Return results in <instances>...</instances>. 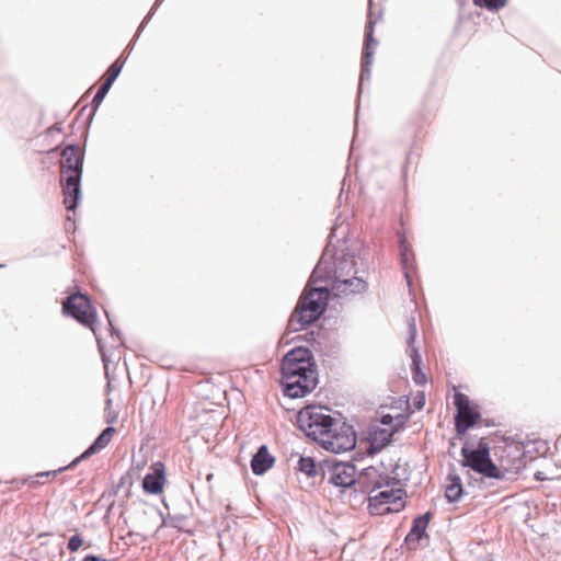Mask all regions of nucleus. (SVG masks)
<instances>
[{
    "label": "nucleus",
    "instance_id": "nucleus-33",
    "mask_svg": "<svg viewBox=\"0 0 561 561\" xmlns=\"http://www.w3.org/2000/svg\"><path fill=\"white\" fill-rule=\"evenodd\" d=\"M379 423L381 425H386L388 426L387 428H391L396 425L397 423V416H392L390 414H381L380 415V420H379Z\"/></svg>",
    "mask_w": 561,
    "mask_h": 561
},
{
    "label": "nucleus",
    "instance_id": "nucleus-6",
    "mask_svg": "<svg viewBox=\"0 0 561 561\" xmlns=\"http://www.w3.org/2000/svg\"><path fill=\"white\" fill-rule=\"evenodd\" d=\"M386 488L374 496H368V510L371 515H386L389 513H398L405 506V491L401 488Z\"/></svg>",
    "mask_w": 561,
    "mask_h": 561
},
{
    "label": "nucleus",
    "instance_id": "nucleus-12",
    "mask_svg": "<svg viewBox=\"0 0 561 561\" xmlns=\"http://www.w3.org/2000/svg\"><path fill=\"white\" fill-rule=\"evenodd\" d=\"M284 394L289 398H302L310 393L318 385V373L316 367L299 374L296 378L285 379L282 381Z\"/></svg>",
    "mask_w": 561,
    "mask_h": 561
},
{
    "label": "nucleus",
    "instance_id": "nucleus-34",
    "mask_svg": "<svg viewBox=\"0 0 561 561\" xmlns=\"http://www.w3.org/2000/svg\"><path fill=\"white\" fill-rule=\"evenodd\" d=\"M185 520V517L183 515H170L168 517V523L175 528H180L182 523Z\"/></svg>",
    "mask_w": 561,
    "mask_h": 561
},
{
    "label": "nucleus",
    "instance_id": "nucleus-16",
    "mask_svg": "<svg viewBox=\"0 0 561 561\" xmlns=\"http://www.w3.org/2000/svg\"><path fill=\"white\" fill-rule=\"evenodd\" d=\"M81 180L82 176L60 178L62 203L68 211H75L81 202Z\"/></svg>",
    "mask_w": 561,
    "mask_h": 561
},
{
    "label": "nucleus",
    "instance_id": "nucleus-21",
    "mask_svg": "<svg viewBox=\"0 0 561 561\" xmlns=\"http://www.w3.org/2000/svg\"><path fill=\"white\" fill-rule=\"evenodd\" d=\"M115 433V428L113 426H107L104 428L99 436L93 440V443L75 460L69 463V467L76 466L78 462L88 459L92 455L104 449L111 442L113 434Z\"/></svg>",
    "mask_w": 561,
    "mask_h": 561
},
{
    "label": "nucleus",
    "instance_id": "nucleus-42",
    "mask_svg": "<svg viewBox=\"0 0 561 561\" xmlns=\"http://www.w3.org/2000/svg\"><path fill=\"white\" fill-rule=\"evenodd\" d=\"M310 283H312V282H311V279L309 278V283H307V287H306L307 289H308V288H310V287H309V286H310Z\"/></svg>",
    "mask_w": 561,
    "mask_h": 561
},
{
    "label": "nucleus",
    "instance_id": "nucleus-31",
    "mask_svg": "<svg viewBox=\"0 0 561 561\" xmlns=\"http://www.w3.org/2000/svg\"><path fill=\"white\" fill-rule=\"evenodd\" d=\"M83 545V539L79 534L71 536L68 540L67 548L71 552H76Z\"/></svg>",
    "mask_w": 561,
    "mask_h": 561
},
{
    "label": "nucleus",
    "instance_id": "nucleus-20",
    "mask_svg": "<svg viewBox=\"0 0 561 561\" xmlns=\"http://www.w3.org/2000/svg\"><path fill=\"white\" fill-rule=\"evenodd\" d=\"M431 518L432 513L426 512L425 514L419 515L413 519L412 527L404 539L405 543L410 546V548L416 549L420 541L427 537L426 529Z\"/></svg>",
    "mask_w": 561,
    "mask_h": 561
},
{
    "label": "nucleus",
    "instance_id": "nucleus-19",
    "mask_svg": "<svg viewBox=\"0 0 561 561\" xmlns=\"http://www.w3.org/2000/svg\"><path fill=\"white\" fill-rule=\"evenodd\" d=\"M368 288L367 282L357 276L336 277L332 280V289L336 295H355L365 293Z\"/></svg>",
    "mask_w": 561,
    "mask_h": 561
},
{
    "label": "nucleus",
    "instance_id": "nucleus-17",
    "mask_svg": "<svg viewBox=\"0 0 561 561\" xmlns=\"http://www.w3.org/2000/svg\"><path fill=\"white\" fill-rule=\"evenodd\" d=\"M409 336L407 340L408 343V351L410 353V357L412 359V373H413V380L416 385H423L426 381L425 375L421 371V355L417 351V348L414 346L415 339H416V324L414 318H411L409 320Z\"/></svg>",
    "mask_w": 561,
    "mask_h": 561
},
{
    "label": "nucleus",
    "instance_id": "nucleus-13",
    "mask_svg": "<svg viewBox=\"0 0 561 561\" xmlns=\"http://www.w3.org/2000/svg\"><path fill=\"white\" fill-rule=\"evenodd\" d=\"M84 151L78 145H68L61 151L60 178L82 176Z\"/></svg>",
    "mask_w": 561,
    "mask_h": 561
},
{
    "label": "nucleus",
    "instance_id": "nucleus-26",
    "mask_svg": "<svg viewBox=\"0 0 561 561\" xmlns=\"http://www.w3.org/2000/svg\"><path fill=\"white\" fill-rule=\"evenodd\" d=\"M297 469L309 478L318 474V466L312 457L301 456L298 460Z\"/></svg>",
    "mask_w": 561,
    "mask_h": 561
},
{
    "label": "nucleus",
    "instance_id": "nucleus-18",
    "mask_svg": "<svg viewBox=\"0 0 561 561\" xmlns=\"http://www.w3.org/2000/svg\"><path fill=\"white\" fill-rule=\"evenodd\" d=\"M165 483L164 465L157 461L151 465L150 472H148L142 480V489L148 494H159L162 492Z\"/></svg>",
    "mask_w": 561,
    "mask_h": 561
},
{
    "label": "nucleus",
    "instance_id": "nucleus-7",
    "mask_svg": "<svg viewBox=\"0 0 561 561\" xmlns=\"http://www.w3.org/2000/svg\"><path fill=\"white\" fill-rule=\"evenodd\" d=\"M316 367L313 355L308 347L297 346L288 351L282 358V381L296 378L299 374Z\"/></svg>",
    "mask_w": 561,
    "mask_h": 561
},
{
    "label": "nucleus",
    "instance_id": "nucleus-36",
    "mask_svg": "<svg viewBox=\"0 0 561 561\" xmlns=\"http://www.w3.org/2000/svg\"><path fill=\"white\" fill-rule=\"evenodd\" d=\"M70 468L69 465L67 467L59 468L58 470H51V471H44L37 473V477H49V476H56L57 473Z\"/></svg>",
    "mask_w": 561,
    "mask_h": 561
},
{
    "label": "nucleus",
    "instance_id": "nucleus-27",
    "mask_svg": "<svg viewBox=\"0 0 561 561\" xmlns=\"http://www.w3.org/2000/svg\"><path fill=\"white\" fill-rule=\"evenodd\" d=\"M507 3V0H473V4L476 7L486 9L492 12H496L504 8Z\"/></svg>",
    "mask_w": 561,
    "mask_h": 561
},
{
    "label": "nucleus",
    "instance_id": "nucleus-14",
    "mask_svg": "<svg viewBox=\"0 0 561 561\" xmlns=\"http://www.w3.org/2000/svg\"><path fill=\"white\" fill-rule=\"evenodd\" d=\"M405 416L397 415V423L393 427H381L378 424H371L368 430L369 453L376 454L383 449L390 442L394 433H397L404 424Z\"/></svg>",
    "mask_w": 561,
    "mask_h": 561
},
{
    "label": "nucleus",
    "instance_id": "nucleus-8",
    "mask_svg": "<svg viewBox=\"0 0 561 561\" xmlns=\"http://www.w3.org/2000/svg\"><path fill=\"white\" fill-rule=\"evenodd\" d=\"M322 476L329 483L343 489L348 493V501L352 502V489L355 483L356 468L351 462L327 461L325 466L320 467Z\"/></svg>",
    "mask_w": 561,
    "mask_h": 561
},
{
    "label": "nucleus",
    "instance_id": "nucleus-25",
    "mask_svg": "<svg viewBox=\"0 0 561 561\" xmlns=\"http://www.w3.org/2000/svg\"><path fill=\"white\" fill-rule=\"evenodd\" d=\"M399 245H400V260L402 267L404 270V277L407 279L408 286H411V279L409 274V262L410 259L413 257L412 247L408 243L405 234L399 233Z\"/></svg>",
    "mask_w": 561,
    "mask_h": 561
},
{
    "label": "nucleus",
    "instance_id": "nucleus-23",
    "mask_svg": "<svg viewBox=\"0 0 561 561\" xmlns=\"http://www.w3.org/2000/svg\"><path fill=\"white\" fill-rule=\"evenodd\" d=\"M480 419V413L472 410L471 407L457 411L455 417V427L458 434H465L469 428L473 427Z\"/></svg>",
    "mask_w": 561,
    "mask_h": 561
},
{
    "label": "nucleus",
    "instance_id": "nucleus-41",
    "mask_svg": "<svg viewBox=\"0 0 561 561\" xmlns=\"http://www.w3.org/2000/svg\"><path fill=\"white\" fill-rule=\"evenodd\" d=\"M424 404V397L421 400H417V408L421 409Z\"/></svg>",
    "mask_w": 561,
    "mask_h": 561
},
{
    "label": "nucleus",
    "instance_id": "nucleus-32",
    "mask_svg": "<svg viewBox=\"0 0 561 561\" xmlns=\"http://www.w3.org/2000/svg\"><path fill=\"white\" fill-rule=\"evenodd\" d=\"M164 0H157L156 3L153 4L152 9L150 10V12L145 16V19L142 20L140 26L138 27V31H137V36H139L140 32L145 28L146 24L150 21V19L152 18V15L154 14V11L157 10V8L163 2Z\"/></svg>",
    "mask_w": 561,
    "mask_h": 561
},
{
    "label": "nucleus",
    "instance_id": "nucleus-37",
    "mask_svg": "<svg viewBox=\"0 0 561 561\" xmlns=\"http://www.w3.org/2000/svg\"><path fill=\"white\" fill-rule=\"evenodd\" d=\"M115 79L113 78H110V77H106V79L104 80V82L101 84V87L107 91H110V89L112 88L113 83H114Z\"/></svg>",
    "mask_w": 561,
    "mask_h": 561
},
{
    "label": "nucleus",
    "instance_id": "nucleus-11",
    "mask_svg": "<svg viewBox=\"0 0 561 561\" xmlns=\"http://www.w3.org/2000/svg\"><path fill=\"white\" fill-rule=\"evenodd\" d=\"M531 459L533 457L527 455L524 444H507L502 450L500 466L501 470L505 472V481L508 480L507 473L516 474L520 472Z\"/></svg>",
    "mask_w": 561,
    "mask_h": 561
},
{
    "label": "nucleus",
    "instance_id": "nucleus-1",
    "mask_svg": "<svg viewBox=\"0 0 561 561\" xmlns=\"http://www.w3.org/2000/svg\"><path fill=\"white\" fill-rule=\"evenodd\" d=\"M336 230V226L331 229L328 245L310 275L311 282H332L336 277L351 276L357 273L355 255L345 247V241L339 248L333 244Z\"/></svg>",
    "mask_w": 561,
    "mask_h": 561
},
{
    "label": "nucleus",
    "instance_id": "nucleus-38",
    "mask_svg": "<svg viewBox=\"0 0 561 561\" xmlns=\"http://www.w3.org/2000/svg\"><path fill=\"white\" fill-rule=\"evenodd\" d=\"M82 561H108V560L103 559L98 556H94V554H90V556H87Z\"/></svg>",
    "mask_w": 561,
    "mask_h": 561
},
{
    "label": "nucleus",
    "instance_id": "nucleus-10",
    "mask_svg": "<svg viewBox=\"0 0 561 561\" xmlns=\"http://www.w3.org/2000/svg\"><path fill=\"white\" fill-rule=\"evenodd\" d=\"M62 311L87 327H92L96 319V312L90 298L80 293H76L66 299L62 304Z\"/></svg>",
    "mask_w": 561,
    "mask_h": 561
},
{
    "label": "nucleus",
    "instance_id": "nucleus-3",
    "mask_svg": "<svg viewBox=\"0 0 561 561\" xmlns=\"http://www.w3.org/2000/svg\"><path fill=\"white\" fill-rule=\"evenodd\" d=\"M461 466L479 473L482 483L485 480L505 481V472L492 461L490 447L485 442L480 440L477 448L465 444L461 447Z\"/></svg>",
    "mask_w": 561,
    "mask_h": 561
},
{
    "label": "nucleus",
    "instance_id": "nucleus-2",
    "mask_svg": "<svg viewBox=\"0 0 561 561\" xmlns=\"http://www.w3.org/2000/svg\"><path fill=\"white\" fill-rule=\"evenodd\" d=\"M329 296L325 286L306 288L288 321V330L298 332L317 321L325 311Z\"/></svg>",
    "mask_w": 561,
    "mask_h": 561
},
{
    "label": "nucleus",
    "instance_id": "nucleus-28",
    "mask_svg": "<svg viewBox=\"0 0 561 561\" xmlns=\"http://www.w3.org/2000/svg\"><path fill=\"white\" fill-rule=\"evenodd\" d=\"M454 404H455L457 411H460L462 409L469 408L470 401H469L468 396H466L461 392H456L454 396Z\"/></svg>",
    "mask_w": 561,
    "mask_h": 561
},
{
    "label": "nucleus",
    "instance_id": "nucleus-40",
    "mask_svg": "<svg viewBox=\"0 0 561 561\" xmlns=\"http://www.w3.org/2000/svg\"><path fill=\"white\" fill-rule=\"evenodd\" d=\"M96 341H98L99 348H100V351H101V353H102V359H103V362L105 363V362H106V357H105V355H104V353H103V351H102V350H103V347H102V345H101V341H100V339H99L98 336H96Z\"/></svg>",
    "mask_w": 561,
    "mask_h": 561
},
{
    "label": "nucleus",
    "instance_id": "nucleus-30",
    "mask_svg": "<svg viewBox=\"0 0 561 561\" xmlns=\"http://www.w3.org/2000/svg\"><path fill=\"white\" fill-rule=\"evenodd\" d=\"M124 66V61L121 59L115 60L107 70V77L113 78L116 80V78L119 76L122 69Z\"/></svg>",
    "mask_w": 561,
    "mask_h": 561
},
{
    "label": "nucleus",
    "instance_id": "nucleus-4",
    "mask_svg": "<svg viewBox=\"0 0 561 561\" xmlns=\"http://www.w3.org/2000/svg\"><path fill=\"white\" fill-rule=\"evenodd\" d=\"M335 422L336 421L331 415L324 413L320 407L309 405L297 413L298 427L306 436L313 439L319 445L324 440L328 433L331 432Z\"/></svg>",
    "mask_w": 561,
    "mask_h": 561
},
{
    "label": "nucleus",
    "instance_id": "nucleus-35",
    "mask_svg": "<svg viewBox=\"0 0 561 561\" xmlns=\"http://www.w3.org/2000/svg\"><path fill=\"white\" fill-rule=\"evenodd\" d=\"M106 317H108V314L106 313ZM108 320V325H110V331H111V336L112 339H114V335L117 336V342L118 344L121 343V339H119V331L118 329H116L113 323H112V320L110 318H107Z\"/></svg>",
    "mask_w": 561,
    "mask_h": 561
},
{
    "label": "nucleus",
    "instance_id": "nucleus-5",
    "mask_svg": "<svg viewBox=\"0 0 561 561\" xmlns=\"http://www.w3.org/2000/svg\"><path fill=\"white\" fill-rule=\"evenodd\" d=\"M391 484H397L396 479L380 474L375 468L366 469L363 474L355 479L351 503H363L368 500V496H370L373 492L383 488H390Z\"/></svg>",
    "mask_w": 561,
    "mask_h": 561
},
{
    "label": "nucleus",
    "instance_id": "nucleus-9",
    "mask_svg": "<svg viewBox=\"0 0 561 561\" xmlns=\"http://www.w3.org/2000/svg\"><path fill=\"white\" fill-rule=\"evenodd\" d=\"M356 445V434L352 425L336 421L321 446L329 451L340 454L352 450Z\"/></svg>",
    "mask_w": 561,
    "mask_h": 561
},
{
    "label": "nucleus",
    "instance_id": "nucleus-39",
    "mask_svg": "<svg viewBox=\"0 0 561 561\" xmlns=\"http://www.w3.org/2000/svg\"><path fill=\"white\" fill-rule=\"evenodd\" d=\"M70 228L75 230V221L70 216L67 217L66 230L69 231Z\"/></svg>",
    "mask_w": 561,
    "mask_h": 561
},
{
    "label": "nucleus",
    "instance_id": "nucleus-24",
    "mask_svg": "<svg viewBox=\"0 0 561 561\" xmlns=\"http://www.w3.org/2000/svg\"><path fill=\"white\" fill-rule=\"evenodd\" d=\"M447 484L445 486V497L449 503H456L458 502L462 494H463V488L461 478L454 469H451L448 472L447 476Z\"/></svg>",
    "mask_w": 561,
    "mask_h": 561
},
{
    "label": "nucleus",
    "instance_id": "nucleus-29",
    "mask_svg": "<svg viewBox=\"0 0 561 561\" xmlns=\"http://www.w3.org/2000/svg\"><path fill=\"white\" fill-rule=\"evenodd\" d=\"M108 93L107 90L103 89L101 85L100 88L98 89L96 93L94 94L93 99H92V107H93V112H95V110L101 105V103L103 102L104 98L106 96V94ZM94 113H92L93 115Z\"/></svg>",
    "mask_w": 561,
    "mask_h": 561
},
{
    "label": "nucleus",
    "instance_id": "nucleus-22",
    "mask_svg": "<svg viewBox=\"0 0 561 561\" xmlns=\"http://www.w3.org/2000/svg\"><path fill=\"white\" fill-rule=\"evenodd\" d=\"M275 462L266 445H261L251 459V469L255 476L264 474Z\"/></svg>",
    "mask_w": 561,
    "mask_h": 561
},
{
    "label": "nucleus",
    "instance_id": "nucleus-15",
    "mask_svg": "<svg viewBox=\"0 0 561 561\" xmlns=\"http://www.w3.org/2000/svg\"><path fill=\"white\" fill-rule=\"evenodd\" d=\"M375 23L368 21L365 27V44L362 56V70L359 75L358 95L362 93L363 82L370 79L371 64L378 42L374 38Z\"/></svg>",
    "mask_w": 561,
    "mask_h": 561
}]
</instances>
